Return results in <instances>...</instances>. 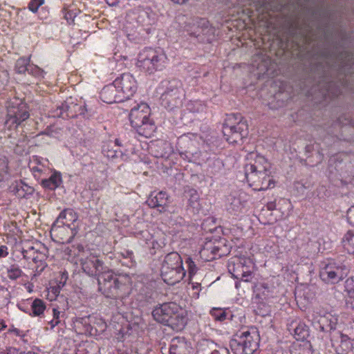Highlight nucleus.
Listing matches in <instances>:
<instances>
[{"label": "nucleus", "mask_w": 354, "mask_h": 354, "mask_svg": "<svg viewBox=\"0 0 354 354\" xmlns=\"http://www.w3.org/2000/svg\"><path fill=\"white\" fill-rule=\"evenodd\" d=\"M115 144L117 145V146H122V144L120 142V140L119 139H115Z\"/></svg>", "instance_id": "62"}, {"label": "nucleus", "mask_w": 354, "mask_h": 354, "mask_svg": "<svg viewBox=\"0 0 354 354\" xmlns=\"http://www.w3.org/2000/svg\"><path fill=\"white\" fill-rule=\"evenodd\" d=\"M60 173L55 172L48 178L41 180V185L43 187L50 190H54L62 183Z\"/></svg>", "instance_id": "25"}, {"label": "nucleus", "mask_w": 354, "mask_h": 354, "mask_svg": "<svg viewBox=\"0 0 354 354\" xmlns=\"http://www.w3.org/2000/svg\"><path fill=\"white\" fill-rule=\"evenodd\" d=\"M294 332L297 340H304L308 336V327L303 324H298L294 329Z\"/></svg>", "instance_id": "38"}, {"label": "nucleus", "mask_w": 354, "mask_h": 354, "mask_svg": "<svg viewBox=\"0 0 354 354\" xmlns=\"http://www.w3.org/2000/svg\"><path fill=\"white\" fill-rule=\"evenodd\" d=\"M244 266L242 263L237 264V267L234 270V273H232V276L234 278L237 279H241V281L244 282H249L251 281L252 272L248 270H243Z\"/></svg>", "instance_id": "29"}, {"label": "nucleus", "mask_w": 354, "mask_h": 354, "mask_svg": "<svg viewBox=\"0 0 354 354\" xmlns=\"http://www.w3.org/2000/svg\"><path fill=\"white\" fill-rule=\"evenodd\" d=\"M267 208L268 210H273L275 209L276 207V204L274 202H270V203H268L267 205H266Z\"/></svg>", "instance_id": "58"}, {"label": "nucleus", "mask_w": 354, "mask_h": 354, "mask_svg": "<svg viewBox=\"0 0 354 354\" xmlns=\"http://www.w3.org/2000/svg\"><path fill=\"white\" fill-rule=\"evenodd\" d=\"M68 278V274L66 272H63L62 274V280H64V282L65 283L66 279Z\"/></svg>", "instance_id": "61"}, {"label": "nucleus", "mask_w": 354, "mask_h": 354, "mask_svg": "<svg viewBox=\"0 0 354 354\" xmlns=\"http://www.w3.org/2000/svg\"><path fill=\"white\" fill-rule=\"evenodd\" d=\"M346 216L348 222L354 227V205L348 209Z\"/></svg>", "instance_id": "51"}, {"label": "nucleus", "mask_w": 354, "mask_h": 354, "mask_svg": "<svg viewBox=\"0 0 354 354\" xmlns=\"http://www.w3.org/2000/svg\"><path fill=\"white\" fill-rule=\"evenodd\" d=\"M8 332L13 333L17 336H24V333L22 330H20L19 329L15 328L13 326H12L10 328H9Z\"/></svg>", "instance_id": "56"}, {"label": "nucleus", "mask_w": 354, "mask_h": 354, "mask_svg": "<svg viewBox=\"0 0 354 354\" xmlns=\"http://www.w3.org/2000/svg\"><path fill=\"white\" fill-rule=\"evenodd\" d=\"M34 188L23 181L16 182L12 186V192L20 198H28L34 193Z\"/></svg>", "instance_id": "24"}, {"label": "nucleus", "mask_w": 354, "mask_h": 354, "mask_svg": "<svg viewBox=\"0 0 354 354\" xmlns=\"http://www.w3.org/2000/svg\"><path fill=\"white\" fill-rule=\"evenodd\" d=\"M209 313L215 321L221 322L227 319H232L233 317L228 308H212Z\"/></svg>", "instance_id": "27"}, {"label": "nucleus", "mask_w": 354, "mask_h": 354, "mask_svg": "<svg viewBox=\"0 0 354 354\" xmlns=\"http://www.w3.org/2000/svg\"><path fill=\"white\" fill-rule=\"evenodd\" d=\"M84 113V107H82L72 101L71 97L69 100L62 102L60 105L56 106L50 111V115L53 118H73L78 114Z\"/></svg>", "instance_id": "14"}, {"label": "nucleus", "mask_w": 354, "mask_h": 354, "mask_svg": "<svg viewBox=\"0 0 354 354\" xmlns=\"http://www.w3.org/2000/svg\"><path fill=\"white\" fill-rule=\"evenodd\" d=\"M345 289L347 291L349 299L351 300V304L354 308V277L347 279L345 281Z\"/></svg>", "instance_id": "39"}, {"label": "nucleus", "mask_w": 354, "mask_h": 354, "mask_svg": "<svg viewBox=\"0 0 354 354\" xmlns=\"http://www.w3.org/2000/svg\"><path fill=\"white\" fill-rule=\"evenodd\" d=\"M337 322L338 319L337 316L328 314L322 317L319 321L320 330L322 331L329 332L330 337H331L333 333L339 331L336 330Z\"/></svg>", "instance_id": "23"}, {"label": "nucleus", "mask_w": 354, "mask_h": 354, "mask_svg": "<svg viewBox=\"0 0 354 354\" xmlns=\"http://www.w3.org/2000/svg\"><path fill=\"white\" fill-rule=\"evenodd\" d=\"M120 96L124 101L129 99L137 90V83L133 76L130 73H123L114 80Z\"/></svg>", "instance_id": "15"}, {"label": "nucleus", "mask_w": 354, "mask_h": 354, "mask_svg": "<svg viewBox=\"0 0 354 354\" xmlns=\"http://www.w3.org/2000/svg\"><path fill=\"white\" fill-rule=\"evenodd\" d=\"M156 295V292H147L145 297V300L148 304H151L155 301V295Z\"/></svg>", "instance_id": "54"}, {"label": "nucleus", "mask_w": 354, "mask_h": 354, "mask_svg": "<svg viewBox=\"0 0 354 354\" xmlns=\"http://www.w3.org/2000/svg\"><path fill=\"white\" fill-rule=\"evenodd\" d=\"M228 201L229 204L227 205V209L234 214H236L240 212L243 207V204L239 197L232 196L228 199Z\"/></svg>", "instance_id": "33"}, {"label": "nucleus", "mask_w": 354, "mask_h": 354, "mask_svg": "<svg viewBox=\"0 0 354 354\" xmlns=\"http://www.w3.org/2000/svg\"><path fill=\"white\" fill-rule=\"evenodd\" d=\"M88 317H76L75 323L83 325L85 327L86 330H88L89 328H91V326L88 323Z\"/></svg>", "instance_id": "49"}, {"label": "nucleus", "mask_w": 354, "mask_h": 354, "mask_svg": "<svg viewBox=\"0 0 354 354\" xmlns=\"http://www.w3.org/2000/svg\"><path fill=\"white\" fill-rule=\"evenodd\" d=\"M150 108L146 103H141L131 109L129 120L131 126L139 134L146 137L150 136L155 128L154 122L149 119Z\"/></svg>", "instance_id": "10"}, {"label": "nucleus", "mask_w": 354, "mask_h": 354, "mask_svg": "<svg viewBox=\"0 0 354 354\" xmlns=\"http://www.w3.org/2000/svg\"><path fill=\"white\" fill-rule=\"evenodd\" d=\"M46 309L44 302L40 299H35L31 304L32 314L33 316H40Z\"/></svg>", "instance_id": "34"}, {"label": "nucleus", "mask_w": 354, "mask_h": 354, "mask_svg": "<svg viewBox=\"0 0 354 354\" xmlns=\"http://www.w3.org/2000/svg\"><path fill=\"white\" fill-rule=\"evenodd\" d=\"M160 248V245L156 241L152 242V248L153 249H158Z\"/></svg>", "instance_id": "60"}, {"label": "nucleus", "mask_w": 354, "mask_h": 354, "mask_svg": "<svg viewBox=\"0 0 354 354\" xmlns=\"http://www.w3.org/2000/svg\"><path fill=\"white\" fill-rule=\"evenodd\" d=\"M189 198L187 204V209L192 211L193 214H198L201 209V205L199 203V194L196 190H190L189 192Z\"/></svg>", "instance_id": "26"}, {"label": "nucleus", "mask_w": 354, "mask_h": 354, "mask_svg": "<svg viewBox=\"0 0 354 354\" xmlns=\"http://www.w3.org/2000/svg\"><path fill=\"white\" fill-rule=\"evenodd\" d=\"M119 91L115 82L111 84L105 86L100 92L101 100L107 104L123 102L124 100L120 96Z\"/></svg>", "instance_id": "20"}, {"label": "nucleus", "mask_w": 354, "mask_h": 354, "mask_svg": "<svg viewBox=\"0 0 354 354\" xmlns=\"http://www.w3.org/2000/svg\"><path fill=\"white\" fill-rule=\"evenodd\" d=\"M8 277L11 279H17L21 276L22 270L17 265H12L8 270Z\"/></svg>", "instance_id": "41"}, {"label": "nucleus", "mask_w": 354, "mask_h": 354, "mask_svg": "<svg viewBox=\"0 0 354 354\" xmlns=\"http://www.w3.org/2000/svg\"><path fill=\"white\" fill-rule=\"evenodd\" d=\"M27 73L28 74L32 75L34 76H42V74L44 73L43 70H41L40 68H39L36 65L30 64L29 67L28 68Z\"/></svg>", "instance_id": "45"}, {"label": "nucleus", "mask_w": 354, "mask_h": 354, "mask_svg": "<svg viewBox=\"0 0 354 354\" xmlns=\"http://www.w3.org/2000/svg\"><path fill=\"white\" fill-rule=\"evenodd\" d=\"M350 268L344 263H330L320 273L322 279L331 283H337L349 273Z\"/></svg>", "instance_id": "13"}, {"label": "nucleus", "mask_w": 354, "mask_h": 354, "mask_svg": "<svg viewBox=\"0 0 354 354\" xmlns=\"http://www.w3.org/2000/svg\"><path fill=\"white\" fill-rule=\"evenodd\" d=\"M344 248L350 254H354V232L348 231L342 239Z\"/></svg>", "instance_id": "32"}, {"label": "nucleus", "mask_w": 354, "mask_h": 354, "mask_svg": "<svg viewBox=\"0 0 354 354\" xmlns=\"http://www.w3.org/2000/svg\"><path fill=\"white\" fill-rule=\"evenodd\" d=\"M183 259L176 252L167 254L161 266V277L163 281L170 285L180 281L185 276Z\"/></svg>", "instance_id": "7"}, {"label": "nucleus", "mask_w": 354, "mask_h": 354, "mask_svg": "<svg viewBox=\"0 0 354 354\" xmlns=\"http://www.w3.org/2000/svg\"><path fill=\"white\" fill-rule=\"evenodd\" d=\"M217 344L209 339H203L198 342L197 354H212Z\"/></svg>", "instance_id": "28"}, {"label": "nucleus", "mask_w": 354, "mask_h": 354, "mask_svg": "<svg viewBox=\"0 0 354 354\" xmlns=\"http://www.w3.org/2000/svg\"><path fill=\"white\" fill-rule=\"evenodd\" d=\"M340 88L334 82L327 83L326 91H324L325 98H334L340 94Z\"/></svg>", "instance_id": "31"}, {"label": "nucleus", "mask_w": 354, "mask_h": 354, "mask_svg": "<svg viewBox=\"0 0 354 354\" xmlns=\"http://www.w3.org/2000/svg\"><path fill=\"white\" fill-rule=\"evenodd\" d=\"M158 89L161 94V104L165 109L174 111L183 106L185 93L180 80H164L160 82Z\"/></svg>", "instance_id": "4"}, {"label": "nucleus", "mask_w": 354, "mask_h": 354, "mask_svg": "<svg viewBox=\"0 0 354 354\" xmlns=\"http://www.w3.org/2000/svg\"><path fill=\"white\" fill-rule=\"evenodd\" d=\"M260 336L256 328L240 330L230 341L234 354H254L259 346Z\"/></svg>", "instance_id": "6"}, {"label": "nucleus", "mask_w": 354, "mask_h": 354, "mask_svg": "<svg viewBox=\"0 0 354 354\" xmlns=\"http://www.w3.org/2000/svg\"><path fill=\"white\" fill-rule=\"evenodd\" d=\"M185 264L187 266L189 275L191 277L196 273L198 268L196 267V265L190 257H187L185 259Z\"/></svg>", "instance_id": "44"}, {"label": "nucleus", "mask_w": 354, "mask_h": 354, "mask_svg": "<svg viewBox=\"0 0 354 354\" xmlns=\"http://www.w3.org/2000/svg\"><path fill=\"white\" fill-rule=\"evenodd\" d=\"M310 345L304 344V345L299 344L294 347L291 351L292 354H310Z\"/></svg>", "instance_id": "43"}, {"label": "nucleus", "mask_w": 354, "mask_h": 354, "mask_svg": "<svg viewBox=\"0 0 354 354\" xmlns=\"http://www.w3.org/2000/svg\"><path fill=\"white\" fill-rule=\"evenodd\" d=\"M333 346L336 350V352L338 354H346L352 348L351 341H346L345 342H339L338 343H335V342H331Z\"/></svg>", "instance_id": "35"}, {"label": "nucleus", "mask_w": 354, "mask_h": 354, "mask_svg": "<svg viewBox=\"0 0 354 354\" xmlns=\"http://www.w3.org/2000/svg\"><path fill=\"white\" fill-rule=\"evenodd\" d=\"M212 354H230V352L226 347L217 344Z\"/></svg>", "instance_id": "52"}, {"label": "nucleus", "mask_w": 354, "mask_h": 354, "mask_svg": "<svg viewBox=\"0 0 354 354\" xmlns=\"http://www.w3.org/2000/svg\"><path fill=\"white\" fill-rule=\"evenodd\" d=\"M270 174L269 163L263 157H258L254 163L247 164L245 167L247 181L250 186L258 191L266 190L274 187Z\"/></svg>", "instance_id": "3"}, {"label": "nucleus", "mask_w": 354, "mask_h": 354, "mask_svg": "<svg viewBox=\"0 0 354 354\" xmlns=\"http://www.w3.org/2000/svg\"><path fill=\"white\" fill-rule=\"evenodd\" d=\"M22 254L26 259H32L35 263L42 262L46 259V255L42 252L35 250L33 247L29 248L28 250H23Z\"/></svg>", "instance_id": "30"}, {"label": "nucleus", "mask_w": 354, "mask_h": 354, "mask_svg": "<svg viewBox=\"0 0 354 354\" xmlns=\"http://www.w3.org/2000/svg\"><path fill=\"white\" fill-rule=\"evenodd\" d=\"M153 319L175 330H181L187 324V317L182 308L175 302L159 304L152 311Z\"/></svg>", "instance_id": "2"}, {"label": "nucleus", "mask_w": 354, "mask_h": 354, "mask_svg": "<svg viewBox=\"0 0 354 354\" xmlns=\"http://www.w3.org/2000/svg\"><path fill=\"white\" fill-rule=\"evenodd\" d=\"M78 219L77 214L71 208L62 210L54 223L67 225L68 227L77 226L75 223Z\"/></svg>", "instance_id": "22"}, {"label": "nucleus", "mask_w": 354, "mask_h": 354, "mask_svg": "<svg viewBox=\"0 0 354 354\" xmlns=\"http://www.w3.org/2000/svg\"><path fill=\"white\" fill-rule=\"evenodd\" d=\"M32 170L34 172H35V171H38V172H39V171H41V170L39 167H32Z\"/></svg>", "instance_id": "63"}, {"label": "nucleus", "mask_w": 354, "mask_h": 354, "mask_svg": "<svg viewBox=\"0 0 354 354\" xmlns=\"http://www.w3.org/2000/svg\"><path fill=\"white\" fill-rule=\"evenodd\" d=\"M80 263L83 271L88 276H97L99 277L100 274L106 272L108 270L104 266V263L93 254H90L85 259H82Z\"/></svg>", "instance_id": "16"}, {"label": "nucleus", "mask_w": 354, "mask_h": 354, "mask_svg": "<svg viewBox=\"0 0 354 354\" xmlns=\"http://www.w3.org/2000/svg\"><path fill=\"white\" fill-rule=\"evenodd\" d=\"M220 250L221 249L218 246H209L207 245V246L201 251V255H205L209 252L212 254V257H209V259H215L220 258L223 255V254L220 253Z\"/></svg>", "instance_id": "37"}, {"label": "nucleus", "mask_w": 354, "mask_h": 354, "mask_svg": "<svg viewBox=\"0 0 354 354\" xmlns=\"http://www.w3.org/2000/svg\"><path fill=\"white\" fill-rule=\"evenodd\" d=\"M44 3V0H31L28 3V8L32 12H36L38 8Z\"/></svg>", "instance_id": "46"}, {"label": "nucleus", "mask_w": 354, "mask_h": 354, "mask_svg": "<svg viewBox=\"0 0 354 354\" xmlns=\"http://www.w3.org/2000/svg\"><path fill=\"white\" fill-rule=\"evenodd\" d=\"M240 283L241 281H236V283H235V286L236 288H239V286H240Z\"/></svg>", "instance_id": "64"}, {"label": "nucleus", "mask_w": 354, "mask_h": 354, "mask_svg": "<svg viewBox=\"0 0 354 354\" xmlns=\"http://www.w3.org/2000/svg\"><path fill=\"white\" fill-rule=\"evenodd\" d=\"M53 319L50 322L52 328L55 327L60 322V321H59L60 312L58 310H57L56 308H53Z\"/></svg>", "instance_id": "50"}, {"label": "nucleus", "mask_w": 354, "mask_h": 354, "mask_svg": "<svg viewBox=\"0 0 354 354\" xmlns=\"http://www.w3.org/2000/svg\"><path fill=\"white\" fill-rule=\"evenodd\" d=\"M223 133L229 143L236 144L248 134V126L240 113L227 115L223 125Z\"/></svg>", "instance_id": "8"}, {"label": "nucleus", "mask_w": 354, "mask_h": 354, "mask_svg": "<svg viewBox=\"0 0 354 354\" xmlns=\"http://www.w3.org/2000/svg\"><path fill=\"white\" fill-rule=\"evenodd\" d=\"M75 17V13L71 10L67 11L64 15V18L69 24L74 23V18Z\"/></svg>", "instance_id": "53"}, {"label": "nucleus", "mask_w": 354, "mask_h": 354, "mask_svg": "<svg viewBox=\"0 0 354 354\" xmlns=\"http://www.w3.org/2000/svg\"><path fill=\"white\" fill-rule=\"evenodd\" d=\"M8 255V248L6 245L0 246V258H4Z\"/></svg>", "instance_id": "55"}, {"label": "nucleus", "mask_w": 354, "mask_h": 354, "mask_svg": "<svg viewBox=\"0 0 354 354\" xmlns=\"http://www.w3.org/2000/svg\"><path fill=\"white\" fill-rule=\"evenodd\" d=\"M176 21L191 36L198 37L209 31V21L204 18H192L186 15H178Z\"/></svg>", "instance_id": "12"}, {"label": "nucleus", "mask_w": 354, "mask_h": 354, "mask_svg": "<svg viewBox=\"0 0 354 354\" xmlns=\"http://www.w3.org/2000/svg\"><path fill=\"white\" fill-rule=\"evenodd\" d=\"M6 326L4 320L0 319V330L6 328Z\"/></svg>", "instance_id": "59"}, {"label": "nucleus", "mask_w": 354, "mask_h": 354, "mask_svg": "<svg viewBox=\"0 0 354 354\" xmlns=\"http://www.w3.org/2000/svg\"><path fill=\"white\" fill-rule=\"evenodd\" d=\"M0 354H21L18 350L14 348H10L6 351L0 353Z\"/></svg>", "instance_id": "57"}, {"label": "nucleus", "mask_w": 354, "mask_h": 354, "mask_svg": "<svg viewBox=\"0 0 354 354\" xmlns=\"http://www.w3.org/2000/svg\"><path fill=\"white\" fill-rule=\"evenodd\" d=\"M30 58L20 57L17 60L15 64V71L19 74H23L27 72L29 67Z\"/></svg>", "instance_id": "36"}, {"label": "nucleus", "mask_w": 354, "mask_h": 354, "mask_svg": "<svg viewBox=\"0 0 354 354\" xmlns=\"http://www.w3.org/2000/svg\"><path fill=\"white\" fill-rule=\"evenodd\" d=\"M270 288L271 287L268 283H262L259 284L257 290L259 292L262 293L265 297H266L270 296V293L271 292Z\"/></svg>", "instance_id": "48"}, {"label": "nucleus", "mask_w": 354, "mask_h": 354, "mask_svg": "<svg viewBox=\"0 0 354 354\" xmlns=\"http://www.w3.org/2000/svg\"><path fill=\"white\" fill-rule=\"evenodd\" d=\"M331 342H335L338 343L339 342H345L346 341H351V339L346 335L342 334L339 330L338 332H334L331 334Z\"/></svg>", "instance_id": "42"}, {"label": "nucleus", "mask_w": 354, "mask_h": 354, "mask_svg": "<svg viewBox=\"0 0 354 354\" xmlns=\"http://www.w3.org/2000/svg\"><path fill=\"white\" fill-rule=\"evenodd\" d=\"M169 354H193V349L184 339H172L169 347Z\"/></svg>", "instance_id": "21"}, {"label": "nucleus", "mask_w": 354, "mask_h": 354, "mask_svg": "<svg viewBox=\"0 0 354 354\" xmlns=\"http://www.w3.org/2000/svg\"><path fill=\"white\" fill-rule=\"evenodd\" d=\"M151 14L149 9L136 8L127 13V19L131 23L136 22L142 26H149L153 21Z\"/></svg>", "instance_id": "18"}, {"label": "nucleus", "mask_w": 354, "mask_h": 354, "mask_svg": "<svg viewBox=\"0 0 354 354\" xmlns=\"http://www.w3.org/2000/svg\"><path fill=\"white\" fill-rule=\"evenodd\" d=\"M102 151L104 156H106L108 158L118 157V151L113 149L111 142L103 145Z\"/></svg>", "instance_id": "40"}, {"label": "nucleus", "mask_w": 354, "mask_h": 354, "mask_svg": "<svg viewBox=\"0 0 354 354\" xmlns=\"http://www.w3.org/2000/svg\"><path fill=\"white\" fill-rule=\"evenodd\" d=\"M314 61L312 70L320 76H326L330 71L346 74L351 64L352 55L347 51H340L335 44L322 49L316 54Z\"/></svg>", "instance_id": "1"}, {"label": "nucleus", "mask_w": 354, "mask_h": 354, "mask_svg": "<svg viewBox=\"0 0 354 354\" xmlns=\"http://www.w3.org/2000/svg\"><path fill=\"white\" fill-rule=\"evenodd\" d=\"M51 232L59 239L62 243H71L77 233V226L68 227L54 223L51 227Z\"/></svg>", "instance_id": "17"}, {"label": "nucleus", "mask_w": 354, "mask_h": 354, "mask_svg": "<svg viewBox=\"0 0 354 354\" xmlns=\"http://www.w3.org/2000/svg\"><path fill=\"white\" fill-rule=\"evenodd\" d=\"M8 173V162L5 159H0V182Z\"/></svg>", "instance_id": "47"}, {"label": "nucleus", "mask_w": 354, "mask_h": 354, "mask_svg": "<svg viewBox=\"0 0 354 354\" xmlns=\"http://www.w3.org/2000/svg\"><path fill=\"white\" fill-rule=\"evenodd\" d=\"M168 64V58L161 48H145L138 55L136 66L142 71L153 74L162 71Z\"/></svg>", "instance_id": "5"}, {"label": "nucleus", "mask_w": 354, "mask_h": 354, "mask_svg": "<svg viewBox=\"0 0 354 354\" xmlns=\"http://www.w3.org/2000/svg\"><path fill=\"white\" fill-rule=\"evenodd\" d=\"M98 290L106 297L122 300L126 297L127 286L109 270L103 272L97 277Z\"/></svg>", "instance_id": "9"}, {"label": "nucleus", "mask_w": 354, "mask_h": 354, "mask_svg": "<svg viewBox=\"0 0 354 354\" xmlns=\"http://www.w3.org/2000/svg\"><path fill=\"white\" fill-rule=\"evenodd\" d=\"M30 116L27 104L21 100L15 98L7 106V115L5 126L9 129L17 128Z\"/></svg>", "instance_id": "11"}, {"label": "nucleus", "mask_w": 354, "mask_h": 354, "mask_svg": "<svg viewBox=\"0 0 354 354\" xmlns=\"http://www.w3.org/2000/svg\"><path fill=\"white\" fill-rule=\"evenodd\" d=\"M147 205L151 208H158L160 213L167 210L168 205L170 203L169 195L165 192H159L155 195L152 193L147 200Z\"/></svg>", "instance_id": "19"}]
</instances>
